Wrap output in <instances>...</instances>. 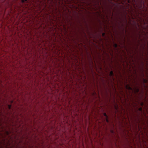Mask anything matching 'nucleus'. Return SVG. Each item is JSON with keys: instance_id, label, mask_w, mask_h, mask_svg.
Segmentation results:
<instances>
[{"instance_id": "19", "label": "nucleus", "mask_w": 148, "mask_h": 148, "mask_svg": "<svg viewBox=\"0 0 148 148\" xmlns=\"http://www.w3.org/2000/svg\"><path fill=\"white\" fill-rule=\"evenodd\" d=\"M10 102H13V101H10Z\"/></svg>"}, {"instance_id": "7", "label": "nucleus", "mask_w": 148, "mask_h": 148, "mask_svg": "<svg viewBox=\"0 0 148 148\" xmlns=\"http://www.w3.org/2000/svg\"><path fill=\"white\" fill-rule=\"evenodd\" d=\"M103 115L104 116H106V118L108 117V116L105 113H104Z\"/></svg>"}, {"instance_id": "10", "label": "nucleus", "mask_w": 148, "mask_h": 148, "mask_svg": "<svg viewBox=\"0 0 148 148\" xmlns=\"http://www.w3.org/2000/svg\"><path fill=\"white\" fill-rule=\"evenodd\" d=\"M8 108L9 109H10V108H11V106L10 105H8Z\"/></svg>"}, {"instance_id": "16", "label": "nucleus", "mask_w": 148, "mask_h": 148, "mask_svg": "<svg viewBox=\"0 0 148 148\" xmlns=\"http://www.w3.org/2000/svg\"><path fill=\"white\" fill-rule=\"evenodd\" d=\"M102 35L103 36H105V33H103L102 34Z\"/></svg>"}, {"instance_id": "3", "label": "nucleus", "mask_w": 148, "mask_h": 148, "mask_svg": "<svg viewBox=\"0 0 148 148\" xmlns=\"http://www.w3.org/2000/svg\"><path fill=\"white\" fill-rule=\"evenodd\" d=\"M109 76L110 77H113L114 76V74L112 71H111L109 73Z\"/></svg>"}, {"instance_id": "21", "label": "nucleus", "mask_w": 148, "mask_h": 148, "mask_svg": "<svg viewBox=\"0 0 148 148\" xmlns=\"http://www.w3.org/2000/svg\"><path fill=\"white\" fill-rule=\"evenodd\" d=\"M135 102H136L137 101H136Z\"/></svg>"}, {"instance_id": "8", "label": "nucleus", "mask_w": 148, "mask_h": 148, "mask_svg": "<svg viewBox=\"0 0 148 148\" xmlns=\"http://www.w3.org/2000/svg\"><path fill=\"white\" fill-rule=\"evenodd\" d=\"M143 80L144 82V83H146L147 82V80L146 79H145L143 78Z\"/></svg>"}, {"instance_id": "14", "label": "nucleus", "mask_w": 148, "mask_h": 148, "mask_svg": "<svg viewBox=\"0 0 148 148\" xmlns=\"http://www.w3.org/2000/svg\"><path fill=\"white\" fill-rule=\"evenodd\" d=\"M140 105L141 106H143L144 105V102H141V103H140Z\"/></svg>"}, {"instance_id": "11", "label": "nucleus", "mask_w": 148, "mask_h": 148, "mask_svg": "<svg viewBox=\"0 0 148 148\" xmlns=\"http://www.w3.org/2000/svg\"><path fill=\"white\" fill-rule=\"evenodd\" d=\"M110 132L112 133H114V131L113 130H111Z\"/></svg>"}, {"instance_id": "18", "label": "nucleus", "mask_w": 148, "mask_h": 148, "mask_svg": "<svg viewBox=\"0 0 148 148\" xmlns=\"http://www.w3.org/2000/svg\"><path fill=\"white\" fill-rule=\"evenodd\" d=\"M16 148H21V147H19L18 148V146H17Z\"/></svg>"}, {"instance_id": "5", "label": "nucleus", "mask_w": 148, "mask_h": 148, "mask_svg": "<svg viewBox=\"0 0 148 148\" xmlns=\"http://www.w3.org/2000/svg\"><path fill=\"white\" fill-rule=\"evenodd\" d=\"M116 110H117L118 109V106L117 104H116L114 106Z\"/></svg>"}, {"instance_id": "4", "label": "nucleus", "mask_w": 148, "mask_h": 148, "mask_svg": "<svg viewBox=\"0 0 148 148\" xmlns=\"http://www.w3.org/2000/svg\"><path fill=\"white\" fill-rule=\"evenodd\" d=\"M10 132L8 131H6L5 132V134L7 135H9V134H10Z\"/></svg>"}, {"instance_id": "15", "label": "nucleus", "mask_w": 148, "mask_h": 148, "mask_svg": "<svg viewBox=\"0 0 148 148\" xmlns=\"http://www.w3.org/2000/svg\"><path fill=\"white\" fill-rule=\"evenodd\" d=\"M21 2L22 3H24L25 2L24 0H21Z\"/></svg>"}, {"instance_id": "2", "label": "nucleus", "mask_w": 148, "mask_h": 148, "mask_svg": "<svg viewBox=\"0 0 148 148\" xmlns=\"http://www.w3.org/2000/svg\"><path fill=\"white\" fill-rule=\"evenodd\" d=\"M142 1L143 0H141V2L140 3V6L138 7L140 9H142L145 7L144 4H142Z\"/></svg>"}, {"instance_id": "22", "label": "nucleus", "mask_w": 148, "mask_h": 148, "mask_svg": "<svg viewBox=\"0 0 148 148\" xmlns=\"http://www.w3.org/2000/svg\"><path fill=\"white\" fill-rule=\"evenodd\" d=\"M146 102H147V101H146Z\"/></svg>"}, {"instance_id": "6", "label": "nucleus", "mask_w": 148, "mask_h": 148, "mask_svg": "<svg viewBox=\"0 0 148 148\" xmlns=\"http://www.w3.org/2000/svg\"><path fill=\"white\" fill-rule=\"evenodd\" d=\"M108 117H106V121L108 123L109 122V120L108 119Z\"/></svg>"}, {"instance_id": "1", "label": "nucleus", "mask_w": 148, "mask_h": 148, "mask_svg": "<svg viewBox=\"0 0 148 148\" xmlns=\"http://www.w3.org/2000/svg\"><path fill=\"white\" fill-rule=\"evenodd\" d=\"M126 88L128 90H130L133 93L135 94H138L139 91V88L137 86H134L133 88H132L129 85H127L126 86Z\"/></svg>"}, {"instance_id": "13", "label": "nucleus", "mask_w": 148, "mask_h": 148, "mask_svg": "<svg viewBox=\"0 0 148 148\" xmlns=\"http://www.w3.org/2000/svg\"><path fill=\"white\" fill-rule=\"evenodd\" d=\"M114 46H115V47L116 48L117 47V46H118V45L117 44H114Z\"/></svg>"}, {"instance_id": "12", "label": "nucleus", "mask_w": 148, "mask_h": 148, "mask_svg": "<svg viewBox=\"0 0 148 148\" xmlns=\"http://www.w3.org/2000/svg\"><path fill=\"white\" fill-rule=\"evenodd\" d=\"M138 129H139V130L140 131V129H141V127H140L139 126V125H138Z\"/></svg>"}, {"instance_id": "17", "label": "nucleus", "mask_w": 148, "mask_h": 148, "mask_svg": "<svg viewBox=\"0 0 148 148\" xmlns=\"http://www.w3.org/2000/svg\"><path fill=\"white\" fill-rule=\"evenodd\" d=\"M25 2H27V0H24Z\"/></svg>"}, {"instance_id": "20", "label": "nucleus", "mask_w": 148, "mask_h": 148, "mask_svg": "<svg viewBox=\"0 0 148 148\" xmlns=\"http://www.w3.org/2000/svg\"><path fill=\"white\" fill-rule=\"evenodd\" d=\"M20 143H21V141H20V142H19V144Z\"/></svg>"}, {"instance_id": "9", "label": "nucleus", "mask_w": 148, "mask_h": 148, "mask_svg": "<svg viewBox=\"0 0 148 148\" xmlns=\"http://www.w3.org/2000/svg\"><path fill=\"white\" fill-rule=\"evenodd\" d=\"M138 110L140 111H142V107H140L138 109Z\"/></svg>"}]
</instances>
